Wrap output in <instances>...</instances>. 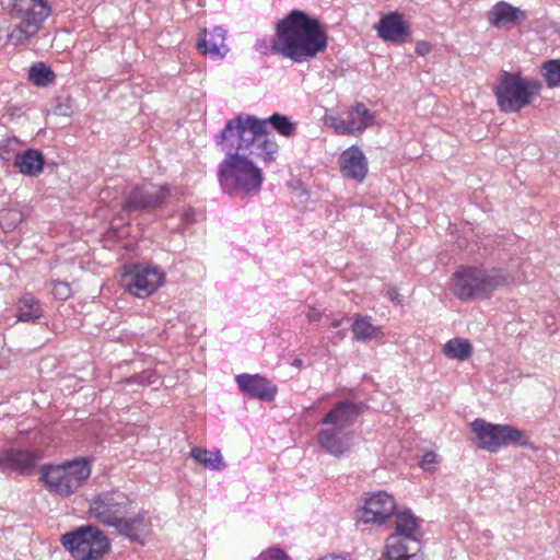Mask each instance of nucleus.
<instances>
[{
    "instance_id": "f257e3e1",
    "label": "nucleus",
    "mask_w": 560,
    "mask_h": 560,
    "mask_svg": "<svg viewBox=\"0 0 560 560\" xmlns=\"http://www.w3.org/2000/svg\"><path fill=\"white\" fill-rule=\"evenodd\" d=\"M268 125L280 136L291 138L296 133L298 126L288 116L272 114L268 118H257L253 115H238L226 122L215 136V143L229 141L230 147L248 151V155L272 163L279 150L275 137L267 130Z\"/></svg>"
},
{
    "instance_id": "f03ea898",
    "label": "nucleus",
    "mask_w": 560,
    "mask_h": 560,
    "mask_svg": "<svg viewBox=\"0 0 560 560\" xmlns=\"http://www.w3.org/2000/svg\"><path fill=\"white\" fill-rule=\"evenodd\" d=\"M327 44L328 36L320 22L304 11L293 10L277 22L271 50L302 63L325 51Z\"/></svg>"
},
{
    "instance_id": "7ed1b4c3",
    "label": "nucleus",
    "mask_w": 560,
    "mask_h": 560,
    "mask_svg": "<svg viewBox=\"0 0 560 560\" xmlns=\"http://www.w3.org/2000/svg\"><path fill=\"white\" fill-rule=\"evenodd\" d=\"M225 151L219 164L218 179L222 190L234 197L247 198L257 195L264 182L262 171L249 159L248 151L230 147V142L217 143Z\"/></svg>"
},
{
    "instance_id": "20e7f679",
    "label": "nucleus",
    "mask_w": 560,
    "mask_h": 560,
    "mask_svg": "<svg viewBox=\"0 0 560 560\" xmlns=\"http://www.w3.org/2000/svg\"><path fill=\"white\" fill-rule=\"evenodd\" d=\"M510 276L502 269L462 266L452 277V291L462 301L487 299L509 284Z\"/></svg>"
},
{
    "instance_id": "39448f33",
    "label": "nucleus",
    "mask_w": 560,
    "mask_h": 560,
    "mask_svg": "<svg viewBox=\"0 0 560 560\" xmlns=\"http://www.w3.org/2000/svg\"><path fill=\"white\" fill-rule=\"evenodd\" d=\"M540 90L541 83L537 79L502 71L493 92L502 112L518 113L538 96Z\"/></svg>"
},
{
    "instance_id": "423d86ee",
    "label": "nucleus",
    "mask_w": 560,
    "mask_h": 560,
    "mask_svg": "<svg viewBox=\"0 0 560 560\" xmlns=\"http://www.w3.org/2000/svg\"><path fill=\"white\" fill-rule=\"evenodd\" d=\"M91 475V466L86 459L79 458L60 465L40 467V480L47 490L60 497L75 493Z\"/></svg>"
},
{
    "instance_id": "0eeeda50",
    "label": "nucleus",
    "mask_w": 560,
    "mask_h": 560,
    "mask_svg": "<svg viewBox=\"0 0 560 560\" xmlns=\"http://www.w3.org/2000/svg\"><path fill=\"white\" fill-rule=\"evenodd\" d=\"M49 0H13L11 15L19 23L8 34V42L23 45L33 38L51 14Z\"/></svg>"
},
{
    "instance_id": "6e6552de",
    "label": "nucleus",
    "mask_w": 560,
    "mask_h": 560,
    "mask_svg": "<svg viewBox=\"0 0 560 560\" xmlns=\"http://www.w3.org/2000/svg\"><path fill=\"white\" fill-rule=\"evenodd\" d=\"M387 527L393 528V533L387 537V546L390 542L397 544L399 547L411 552H419L421 549L420 541L417 537L419 532V521L410 509L398 506L394 498L387 493Z\"/></svg>"
},
{
    "instance_id": "1a4fd4ad",
    "label": "nucleus",
    "mask_w": 560,
    "mask_h": 560,
    "mask_svg": "<svg viewBox=\"0 0 560 560\" xmlns=\"http://www.w3.org/2000/svg\"><path fill=\"white\" fill-rule=\"evenodd\" d=\"M61 544L75 560H101L110 546L107 536L91 525L62 535Z\"/></svg>"
},
{
    "instance_id": "9d476101",
    "label": "nucleus",
    "mask_w": 560,
    "mask_h": 560,
    "mask_svg": "<svg viewBox=\"0 0 560 560\" xmlns=\"http://www.w3.org/2000/svg\"><path fill=\"white\" fill-rule=\"evenodd\" d=\"M470 428L475 433L477 446L490 453H497L504 446L527 443V438L522 430L508 424H493L477 418L470 423Z\"/></svg>"
},
{
    "instance_id": "9b49d317",
    "label": "nucleus",
    "mask_w": 560,
    "mask_h": 560,
    "mask_svg": "<svg viewBox=\"0 0 560 560\" xmlns=\"http://www.w3.org/2000/svg\"><path fill=\"white\" fill-rule=\"evenodd\" d=\"M131 508L130 499L120 491H103L90 502L88 513L98 523L113 527L122 514H128Z\"/></svg>"
},
{
    "instance_id": "f8f14e48",
    "label": "nucleus",
    "mask_w": 560,
    "mask_h": 560,
    "mask_svg": "<svg viewBox=\"0 0 560 560\" xmlns=\"http://www.w3.org/2000/svg\"><path fill=\"white\" fill-rule=\"evenodd\" d=\"M120 282L131 295L143 299L163 284L164 272L151 265H130L125 267Z\"/></svg>"
},
{
    "instance_id": "ddd939ff",
    "label": "nucleus",
    "mask_w": 560,
    "mask_h": 560,
    "mask_svg": "<svg viewBox=\"0 0 560 560\" xmlns=\"http://www.w3.org/2000/svg\"><path fill=\"white\" fill-rule=\"evenodd\" d=\"M374 115L362 103H355L346 112V117L328 115L325 124L332 128L337 135L355 136L362 133L374 124Z\"/></svg>"
},
{
    "instance_id": "4468645a",
    "label": "nucleus",
    "mask_w": 560,
    "mask_h": 560,
    "mask_svg": "<svg viewBox=\"0 0 560 560\" xmlns=\"http://www.w3.org/2000/svg\"><path fill=\"white\" fill-rule=\"evenodd\" d=\"M168 194V187L145 183L133 187L126 194L122 210L133 212L153 208L163 202Z\"/></svg>"
},
{
    "instance_id": "2eb2a0df",
    "label": "nucleus",
    "mask_w": 560,
    "mask_h": 560,
    "mask_svg": "<svg viewBox=\"0 0 560 560\" xmlns=\"http://www.w3.org/2000/svg\"><path fill=\"white\" fill-rule=\"evenodd\" d=\"M40 459L42 454L38 451L7 448L0 452V469L27 475Z\"/></svg>"
},
{
    "instance_id": "dca6fc26",
    "label": "nucleus",
    "mask_w": 560,
    "mask_h": 560,
    "mask_svg": "<svg viewBox=\"0 0 560 560\" xmlns=\"http://www.w3.org/2000/svg\"><path fill=\"white\" fill-rule=\"evenodd\" d=\"M151 527V520L147 511H139L132 516L122 514L113 526L116 533L132 541H142Z\"/></svg>"
},
{
    "instance_id": "f3484780",
    "label": "nucleus",
    "mask_w": 560,
    "mask_h": 560,
    "mask_svg": "<svg viewBox=\"0 0 560 560\" xmlns=\"http://www.w3.org/2000/svg\"><path fill=\"white\" fill-rule=\"evenodd\" d=\"M339 166L345 178L362 182L366 177L368 161L363 151L357 145L349 147L340 154Z\"/></svg>"
},
{
    "instance_id": "a211bd4d",
    "label": "nucleus",
    "mask_w": 560,
    "mask_h": 560,
    "mask_svg": "<svg viewBox=\"0 0 560 560\" xmlns=\"http://www.w3.org/2000/svg\"><path fill=\"white\" fill-rule=\"evenodd\" d=\"M525 11L505 1H499L487 13L488 23L497 28H511L526 21Z\"/></svg>"
},
{
    "instance_id": "6ab92c4d",
    "label": "nucleus",
    "mask_w": 560,
    "mask_h": 560,
    "mask_svg": "<svg viewBox=\"0 0 560 560\" xmlns=\"http://www.w3.org/2000/svg\"><path fill=\"white\" fill-rule=\"evenodd\" d=\"M361 413V407L350 401H340L330 409L320 423L345 431L352 425Z\"/></svg>"
},
{
    "instance_id": "aec40b11",
    "label": "nucleus",
    "mask_w": 560,
    "mask_h": 560,
    "mask_svg": "<svg viewBox=\"0 0 560 560\" xmlns=\"http://www.w3.org/2000/svg\"><path fill=\"white\" fill-rule=\"evenodd\" d=\"M236 383L243 393L261 400H271L277 393L276 386L258 374L237 375Z\"/></svg>"
},
{
    "instance_id": "412c9836",
    "label": "nucleus",
    "mask_w": 560,
    "mask_h": 560,
    "mask_svg": "<svg viewBox=\"0 0 560 560\" xmlns=\"http://www.w3.org/2000/svg\"><path fill=\"white\" fill-rule=\"evenodd\" d=\"M197 47L201 54L210 55L212 58L223 59L229 52V47L225 44L226 31L220 26L214 27L209 37L207 31L203 30L200 34Z\"/></svg>"
},
{
    "instance_id": "4be33fe9",
    "label": "nucleus",
    "mask_w": 560,
    "mask_h": 560,
    "mask_svg": "<svg viewBox=\"0 0 560 560\" xmlns=\"http://www.w3.org/2000/svg\"><path fill=\"white\" fill-rule=\"evenodd\" d=\"M359 522L382 525L385 522V492L378 491L366 498L358 511Z\"/></svg>"
},
{
    "instance_id": "5701e85b",
    "label": "nucleus",
    "mask_w": 560,
    "mask_h": 560,
    "mask_svg": "<svg viewBox=\"0 0 560 560\" xmlns=\"http://www.w3.org/2000/svg\"><path fill=\"white\" fill-rule=\"evenodd\" d=\"M345 431L334 427H326L318 431V444L329 454L339 457L347 451Z\"/></svg>"
},
{
    "instance_id": "b1692460",
    "label": "nucleus",
    "mask_w": 560,
    "mask_h": 560,
    "mask_svg": "<svg viewBox=\"0 0 560 560\" xmlns=\"http://www.w3.org/2000/svg\"><path fill=\"white\" fill-rule=\"evenodd\" d=\"M14 166L20 173L27 176H38L43 172L44 155L35 149H27L21 154H16Z\"/></svg>"
},
{
    "instance_id": "393cba45",
    "label": "nucleus",
    "mask_w": 560,
    "mask_h": 560,
    "mask_svg": "<svg viewBox=\"0 0 560 560\" xmlns=\"http://www.w3.org/2000/svg\"><path fill=\"white\" fill-rule=\"evenodd\" d=\"M411 37L410 25L398 12L387 13V42L404 44Z\"/></svg>"
},
{
    "instance_id": "a878e982",
    "label": "nucleus",
    "mask_w": 560,
    "mask_h": 560,
    "mask_svg": "<svg viewBox=\"0 0 560 560\" xmlns=\"http://www.w3.org/2000/svg\"><path fill=\"white\" fill-rule=\"evenodd\" d=\"M190 456L197 464L211 470H220L225 467L219 450L208 451L206 448L194 447L190 451Z\"/></svg>"
},
{
    "instance_id": "bb28decb",
    "label": "nucleus",
    "mask_w": 560,
    "mask_h": 560,
    "mask_svg": "<svg viewBox=\"0 0 560 560\" xmlns=\"http://www.w3.org/2000/svg\"><path fill=\"white\" fill-rule=\"evenodd\" d=\"M42 316V308L38 300L32 294H24L19 302L18 319L21 322H33Z\"/></svg>"
},
{
    "instance_id": "cd10ccee",
    "label": "nucleus",
    "mask_w": 560,
    "mask_h": 560,
    "mask_svg": "<svg viewBox=\"0 0 560 560\" xmlns=\"http://www.w3.org/2000/svg\"><path fill=\"white\" fill-rule=\"evenodd\" d=\"M443 353L448 359H456L459 361L467 360L472 353V347L466 339L454 338L448 340L443 348Z\"/></svg>"
},
{
    "instance_id": "c85d7f7f",
    "label": "nucleus",
    "mask_w": 560,
    "mask_h": 560,
    "mask_svg": "<svg viewBox=\"0 0 560 560\" xmlns=\"http://www.w3.org/2000/svg\"><path fill=\"white\" fill-rule=\"evenodd\" d=\"M56 75L44 62L33 65L28 70V80L36 86L46 88L54 83Z\"/></svg>"
},
{
    "instance_id": "c756f323",
    "label": "nucleus",
    "mask_w": 560,
    "mask_h": 560,
    "mask_svg": "<svg viewBox=\"0 0 560 560\" xmlns=\"http://www.w3.org/2000/svg\"><path fill=\"white\" fill-rule=\"evenodd\" d=\"M24 220V213L18 208H7L0 211V225L3 231L14 230Z\"/></svg>"
},
{
    "instance_id": "7c9ffc66",
    "label": "nucleus",
    "mask_w": 560,
    "mask_h": 560,
    "mask_svg": "<svg viewBox=\"0 0 560 560\" xmlns=\"http://www.w3.org/2000/svg\"><path fill=\"white\" fill-rule=\"evenodd\" d=\"M542 77L549 88L560 86V59H550L541 66Z\"/></svg>"
},
{
    "instance_id": "2f4dec72",
    "label": "nucleus",
    "mask_w": 560,
    "mask_h": 560,
    "mask_svg": "<svg viewBox=\"0 0 560 560\" xmlns=\"http://www.w3.org/2000/svg\"><path fill=\"white\" fill-rule=\"evenodd\" d=\"M354 338L358 340H368L375 336V327L366 319L358 318L352 325Z\"/></svg>"
},
{
    "instance_id": "473e14b6",
    "label": "nucleus",
    "mask_w": 560,
    "mask_h": 560,
    "mask_svg": "<svg viewBox=\"0 0 560 560\" xmlns=\"http://www.w3.org/2000/svg\"><path fill=\"white\" fill-rule=\"evenodd\" d=\"M418 552L406 551L397 544L390 542L387 546V560H415Z\"/></svg>"
},
{
    "instance_id": "72a5a7b5",
    "label": "nucleus",
    "mask_w": 560,
    "mask_h": 560,
    "mask_svg": "<svg viewBox=\"0 0 560 560\" xmlns=\"http://www.w3.org/2000/svg\"><path fill=\"white\" fill-rule=\"evenodd\" d=\"M51 292L58 300H67L71 295V288L69 283L63 281H55L51 283Z\"/></svg>"
},
{
    "instance_id": "f704fd0d",
    "label": "nucleus",
    "mask_w": 560,
    "mask_h": 560,
    "mask_svg": "<svg viewBox=\"0 0 560 560\" xmlns=\"http://www.w3.org/2000/svg\"><path fill=\"white\" fill-rule=\"evenodd\" d=\"M256 560H289V557L280 548L272 547L261 552Z\"/></svg>"
},
{
    "instance_id": "c9c22d12",
    "label": "nucleus",
    "mask_w": 560,
    "mask_h": 560,
    "mask_svg": "<svg viewBox=\"0 0 560 560\" xmlns=\"http://www.w3.org/2000/svg\"><path fill=\"white\" fill-rule=\"evenodd\" d=\"M436 454L434 452H427L421 462H420V467L423 469V470H432L433 469V465L436 464Z\"/></svg>"
},
{
    "instance_id": "e433bc0d",
    "label": "nucleus",
    "mask_w": 560,
    "mask_h": 560,
    "mask_svg": "<svg viewBox=\"0 0 560 560\" xmlns=\"http://www.w3.org/2000/svg\"><path fill=\"white\" fill-rule=\"evenodd\" d=\"M387 298L399 307L404 306V296L400 295L395 289H387Z\"/></svg>"
},
{
    "instance_id": "4c0bfd02",
    "label": "nucleus",
    "mask_w": 560,
    "mask_h": 560,
    "mask_svg": "<svg viewBox=\"0 0 560 560\" xmlns=\"http://www.w3.org/2000/svg\"><path fill=\"white\" fill-rule=\"evenodd\" d=\"M255 49L260 54H268L271 50V43L269 44L265 38L258 39L255 44Z\"/></svg>"
},
{
    "instance_id": "58836bf2",
    "label": "nucleus",
    "mask_w": 560,
    "mask_h": 560,
    "mask_svg": "<svg viewBox=\"0 0 560 560\" xmlns=\"http://www.w3.org/2000/svg\"><path fill=\"white\" fill-rule=\"evenodd\" d=\"M431 51V45L430 43L425 42V40H420L417 43L416 45V52L419 55V56H425L428 55L429 52Z\"/></svg>"
},
{
    "instance_id": "ea45409f",
    "label": "nucleus",
    "mask_w": 560,
    "mask_h": 560,
    "mask_svg": "<svg viewBox=\"0 0 560 560\" xmlns=\"http://www.w3.org/2000/svg\"><path fill=\"white\" fill-rule=\"evenodd\" d=\"M306 318L308 322H318L322 318V312L316 307L311 306L306 312Z\"/></svg>"
},
{
    "instance_id": "a19ab883",
    "label": "nucleus",
    "mask_w": 560,
    "mask_h": 560,
    "mask_svg": "<svg viewBox=\"0 0 560 560\" xmlns=\"http://www.w3.org/2000/svg\"><path fill=\"white\" fill-rule=\"evenodd\" d=\"M377 35L380 38L385 40V13L381 14L378 23L375 25Z\"/></svg>"
},
{
    "instance_id": "79ce46f5",
    "label": "nucleus",
    "mask_w": 560,
    "mask_h": 560,
    "mask_svg": "<svg viewBox=\"0 0 560 560\" xmlns=\"http://www.w3.org/2000/svg\"><path fill=\"white\" fill-rule=\"evenodd\" d=\"M345 322H348V318H347V317H340V318L332 319V320H331V323H330V327H331V328H338V327H340Z\"/></svg>"
},
{
    "instance_id": "37998d69",
    "label": "nucleus",
    "mask_w": 560,
    "mask_h": 560,
    "mask_svg": "<svg viewBox=\"0 0 560 560\" xmlns=\"http://www.w3.org/2000/svg\"><path fill=\"white\" fill-rule=\"evenodd\" d=\"M184 218L186 221H192L194 220V211L191 209H188L184 212Z\"/></svg>"
},
{
    "instance_id": "c03bdc74",
    "label": "nucleus",
    "mask_w": 560,
    "mask_h": 560,
    "mask_svg": "<svg viewBox=\"0 0 560 560\" xmlns=\"http://www.w3.org/2000/svg\"><path fill=\"white\" fill-rule=\"evenodd\" d=\"M292 364H293L294 366L300 368V366H302V365H303V361H302L301 359H294V360H293V362H292Z\"/></svg>"
},
{
    "instance_id": "a18cd8bd",
    "label": "nucleus",
    "mask_w": 560,
    "mask_h": 560,
    "mask_svg": "<svg viewBox=\"0 0 560 560\" xmlns=\"http://www.w3.org/2000/svg\"><path fill=\"white\" fill-rule=\"evenodd\" d=\"M337 334H338L339 338H340V339H342V338H345V337H346V335H347V330H340V331H338Z\"/></svg>"
}]
</instances>
